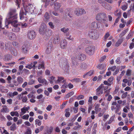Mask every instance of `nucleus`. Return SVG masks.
Segmentation results:
<instances>
[{
	"label": "nucleus",
	"mask_w": 134,
	"mask_h": 134,
	"mask_svg": "<svg viewBox=\"0 0 134 134\" xmlns=\"http://www.w3.org/2000/svg\"><path fill=\"white\" fill-rule=\"evenodd\" d=\"M18 94V93L16 91L14 92L13 93L9 92L8 93V95L11 98H13L14 96L17 95Z\"/></svg>",
	"instance_id": "nucleus-26"
},
{
	"label": "nucleus",
	"mask_w": 134,
	"mask_h": 134,
	"mask_svg": "<svg viewBox=\"0 0 134 134\" xmlns=\"http://www.w3.org/2000/svg\"><path fill=\"white\" fill-rule=\"evenodd\" d=\"M104 26H103L102 24L100 23H99V24H98L97 25V23L95 22H93L91 25L90 27L92 29H93V30L95 29L97 27L99 30L102 29L103 28Z\"/></svg>",
	"instance_id": "nucleus-8"
},
{
	"label": "nucleus",
	"mask_w": 134,
	"mask_h": 134,
	"mask_svg": "<svg viewBox=\"0 0 134 134\" xmlns=\"http://www.w3.org/2000/svg\"><path fill=\"white\" fill-rule=\"evenodd\" d=\"M1 102L3 104H5V100L3 97H2L1 98Z\"/></svg>",
	"instance_id": "nucleus-59"
},
{
	"label": "nucleus",
	"mask_w": 134,
	"mask_h": 134,
	"mask_svg": "<svg viewBox=\"0 0 134 134\" xmlns=\"http://www.w3.org/2000/svg\"><path fill=\"white\" fill-rule=\"evenodd\" d=\"M115 117V115H114L112 116L110 118L109 121H108V124H109L111 123L113 121Z\"/></svg>",
	"instance_id": "nucleus-43"
},
{
	"label": "nucleus",
	"mask_w": 134,
	"mask_h": 134,
	"mask_svg": "<svg viewBox=\"0 0 134 134\" xmlns=\"http://www.w3.org/2000/svg\"><path fill=\"white\" fill-rule=\"evenodd\" d=\"M8 43L5 44L2 42H0V46L2 49H4L7 48L8 47Z\"/></svg>",
	"instance_id": "nucleus-19"
},
{
	"label": "nucleus",
	"mask_w": 134,
	"mask_h": 134,
	"mask_svg": "<svg viewBox=\"0 0 134 134\" xmlns=\"http://www.w3.org/2000/svg\"><path fill=\"white\" fill-rule=\"evenodd\" d=\"M36 11H37L38 13H37L36 14H38V15H40L41 14V12L42 10H41V9H36Z\"/></svg>",
	"instance_id": "nucleus-60"
},
{
	"label": "nucleus",
	"mask_w": 134,
	"mask_h": 134,
	"mask_svg": "<svg viewBox=\"0 0 134 134\" xmlns=\"http://www.w3.org/2000/svg\"><path fill=\"white\" fill-rule=\"evenodd\" d=\"M44 63L43 62H40L38 66V69H44L45 68V67L44 66Z\"/></svg>",
	"instance_id": "nucleus-23"
},
{
	"label": "nucleus",
	"mask_w": 134,
	"mask_h": 134,
	"mask_svg": "<svg viewBox=\"0 0 134 134\" xmlns=\"http://www.w3.org/2000/svg\"><path fill=\"white\" fill-rule=\"evenodd\" d=\"M2 108L1 110V112L8 113L9 111V109L7 108V106L4 105L2 106Z\"/></svg>",
	"instance_id": "nucleus-20"
},
{
	"label": "nucleus",
	"mask_w": 134,
	"mask_h": 134,
	"mask_svg": "<svg viewBox=\"0 0 134 134\" xmlns=\"http://www.w3.org/2000/svg\"><path fill=\"white\" fill-rule=\"evenodd\" d=\"M17 14L15 10H10L7 14L5 22V25L7 28L9 27L11 25L13 27L12 28L13 31L17 32H19L20 27H19L20 24H18L16 20Z\"/></svg>",
	"instance_id": "nucleus-1"
},
{
	"label": "nucleus",
	"mask_w": 134,
	"mask_h": 134,
	"mask_svg": "<svg viewBox=\"0 0 134 134\" xmlns=\"http://www.w3.org/2000/svg\"><path fill=\"white\" fill-rule=\"evenodd\" d=\"M59 41V37H57L56 38H54L53 40V43L54 44H56L58 43Z\"/></svg>",
	"instance_id": "nucleus-34"
},
{
	"label": "nucleus",
	"mask_w": 134,
	"mask_h": 134,
	"mask_svg": "<svg viewBox=\"0 0 134 134\" xmlns=\"http://www.w3.org/2000/svg\"><path fill=\"white\" fill-rule=\"evenodd\" d=\"M132 73V70H131L128 69L126 72V75L127 76H131Z\"/></svg>",
	"instance_id": "nucleus-38"
},
{
	"label": "nucleus",
	"mask_w": 134,
	"mask_h": 134,
	"mask_svg": "<svg viewBox=\"0 0 134 134\" xmlns=\"http://www.w3.org/2000/svg\"><path fill=\"white\" fill-rule=\"evenodd\" d=\"M22 51L23 53H26L27 51V46L25 45L23 46L22 47Z\"/></svg>",
	"instance_id": "nucleus-33"
},
{
	"label": "nucleus",
	"mask_w": 134,
	"mask_h": 134,
	"mask_svg": "<svg viewBox=\"0 0 134 134\" xmlns=\"http://www.w3.org/2000/svg\"><path fill=\"white\" fill-rule=\"evenodd\" d=\"M44 17L47 20H48L49 18V16L48 13L46 12L44 14Z\"/></svg>",
	"instance_id": "nucleus-47"
},
{
	"label": "nucleus",
	"mask_w": 134,
	"mask_h": 134,
	"mask_svg": "<svg viewBox=\"0 0 134 134\" xmlns=\"http://www.w3.org/2000/svg\"><path fill=\"white\" fill-rule=\"evenodd\" d=\"M94 49L93 47L89 46L86 48L85 52L87 54L91 55L94 53Z\"/></svg>",
	"instance_id": "nucleus-12"
},
{
	"label": "nucleus",
	"mask_w": 134,
	"mask_h": 134,
	"mask_svg": "<svg viewBox=\"0 0 134 134\" xmlns=\"http://www.w3.org/2000/svg\"><path fill=\"white\" fill-rule=\"evenodd\" d=\"M66 82V80L62 77L58 76V79L55 81V83H63Z\"/></svg>",
	"instance_id": "nucleus-14"
},
{
	"label": "nucleus",
	"mask_w": 134,
	"mask_h": 134,
	"mask_svg": "<svg viewBox=\"0 0 134 134\" xmlns=\"http://www.w3.org/2000/svg\"><path fill=\"white\" fill-rule=\"evenodd\" d=\"M89 37L93 39H97L99 37L98 34L95 30H92L90 31L88 33Z\"/></svg>",
	"instance_id": "nucleus-6"
},
{
	"label": "nucleus",
	"mask_w": 134,
	"mask_h": 134,
	"mask_svg": "<svg viewBox=\"0 0 134 134\" xmlns=\"http://www.w3.org/2000/svg\"><path fill=\"white\" fill-rule=\"evenodd\" d=\"M76 58L79 60L83 61L85 59L86 56L84 54L81 53H79L76 56V58H75L74 57L72 58L71 59L73 63H75V61H76Z\"/></svg>",
	"instance_id": "nucleus-5"
},
{
	"label": "nucleus",
	"mask_w": 134,
	"mask_h": 134,
	"mask_svg": "<svg viewBox=\"0 0 134 134\" xmlns=\"http://www.w3.org/2000/svg\"><path fill=\"white\" fill-rule=\"evenodd\" d=\"M51 46H48L46 49V52L47 54L50 53L51 51Z\"/></svg>",
	"instance_id": "nucleus-41"
},
{
	"label": "nucleus",
	"mask_w": 134,
	"mask_h": 134,
	"mask_svg": "<svg viewBox=\"0 0 134 134\" xmlns=\"http://www.w3.org/2000/svg\"><path fill=\"white\" fill-rule=\"evenodd\" d=\"M116 68V66H114L111 68H109L108 69L109 70H111L112 71H114Z\"/></svg>",
	"instance_id": "nucleus-55"
},
{
	"label": "nucleus",
	"mask_w": 134,
	"mask_h": 134,
	"mask_svg": "<svg viewBox=\"0 0 134 134\" xmlns=\"http://www.w3.org/2000/svg\"><path fill=\"white\" fill-rule=\"evenodd\" d=\"M114 79L113 77H111L109 78L108 80V82L109 83H112V81Z\"/></svg>",
	"instance_id": "nucleus-52"
},
{
	"label": "nucleus",
	"mask_w": 134,
	"mask_h": 134,
	"mask_svg": "<svg viewBox=\"0 0 134 134\" xmlns=\"http://www.w3.org/2000/svg\"><path fill=\"white\" fill-rule=\"evenodd\" d=\"M42 1L46 3V5L47 6L49 4L50 0H41Z\"/></svg>",
	"instance_id": "nucleus-57"
},
{
	"label": "nucleus",
	"mask_w": 134,
	"mask_h": 134,
	"mask_svg": "<svg viewBox=\"0 0 134 134\" xmlns=\"http://www.w3.org/2000/svg\"><path fill=\"white\" fill-rule=\"evenodd\" d=\"M108 88V86H104V89L105 91L104 92L105 93H108L109 92V90H107Z\"/></svg>",
	"instance_id": "nucleus-56"
},
{
	"label": "nucleus",
	"mask_w": 134,
	"mask_h": 134,
	"mask_svg": "<svg viewBox=\"0 0 134 134\" xmlns=\"http://www.w3.org/2000/svg\"><path fill=\"white\" fill-rule=\"evenodd\" d=\"M94 72L93 70H91L90 71H88L86 74H85L83 76V78H87L89 76H91L92 75Z\"/></svg>",
	"instance_id": "nucleus-18"
},
{
	"label": "nucleus",
	"mask_w": 134,
	"mask_h": 134,
	"mask_svg": "<svg viewBox=\"0 0 134 134\" xmlns=\"http://www.w3.org/2000/svg\"><path fill=\"white\" fill-rule=\"evenodd\" d=\"M21 98L22 99V101L23 102H26L27 100V97L26 96H23Z\"/></svg>",
	"instance_id": "nucleus-44"
},
{
	"label": "nucleus",
	"mask_w": 134,
	"mask_h": 134,
	"mask_svg": "<svg viewBox=\"0 0 134 134\" xmlns=\"http://www.w3.org/2000/svg\"><path fill=\"white\" fill-rule=\"evenodd\" d=\"M12 57L10 54H7L4 56V59L5 61L8 60L12 58Z\"/></svg>",
	"instance_id": "nucleus-29"
},
{
	"label": "nucleus",
	"mask_w": 134,
	"mask_h": 134,
	"mask_svg": "<svg viewBox=\"0 0 134 134\" xmlns=\"http://www.w3.org/2000/svg\"><path fill=\"white\" fill-rule=\"evenodd\" d=\"M29 117V115L28 114L25 115L23 116L21 118L23 119L27 120Z\"/></svg>",
	"instance_id": "nucleus-45"
},
{
	"label": "nucleus",
	"mask_w": 134,
	"mask_h": 134,
	"mask_svg": "<svg viewBox=\"0 0 134 134\" xmlns=\"http://www.w3.org/2000/svg\"><path fill=\"white\" fill-rule=\"evenodd\" d=\"M52 34V31L50 29H47L43 35V37L45 38H48Z\"/></svg>",
	"instance_id": "nucleus-13"
},
{
	"label": "nucleus",
	"mask_w": 134,
	"mask_h": 134,
	"mask_svg": "<svg viewBox=\"0 0 134 134\" xmlns=\"http://www.w3.org/2000/svg\"><path fill=\"white\" fill-rule=\"evenodd\" d=\"M81 81L80 79L78 78H75L71 80L72 82H79Z\"/></svg>",
	"instance_id": "nucleus-46"
},
{
	"label": "nucleus",
	"mask_w": 134,
	"mask_h": 134,
	"mask_svg": "<svg viewBox=\"0 0 134 134\" xmlns=\"http://www.w3.org/2000/svg\"><path fill=\"white\" fill-rule=\"evenodd\" d=\"M35 125L38 126H40L41 124V121L39 119H36L35 120Z\"/></svg>",
	"instance_id": "nucleus-39"
},
{
	"label": "nucleus",
	"mask_w": 134,
	"mask_h": 134,
	"mask_svg": "<svg viewBox=\"0 0 134 134\" xmlns=\"http://www.w3.org/2000/svg\"><path fill=\"white\" fill-rule=\"evenodd\" d=\"M30 109V108L29 106H28L27 107H24L21 109V112L20 114V116H21L25 114L26 113V111H28Z\"/></svg>",
	"instance_id": "nucleus-16"
},
{
	"label": "nucleus",
	"mask_w": 134,
	"mask_h": 134,
	"mask_svg": "<svg viewBox=\"0 0 134 134\" xmlns=\"http://www.w3.org/2000/svg\"><path fill=\"white\" fill-rule=\"evenodd\" d=\"M3 33L4 34L8 36L9 39L10 40H13L16 39V36L13 32H9L6 30H4L3 31Z\"/></svg>",
	"instance_id": "nucleus-4"
},
{
	"label": "nucleus",
	"mask_w": 134,
	"mask_h": 134,
	"mask_svg": "<svg viewBox=\"0 0 134 134\" xmlns=\"http://www.w3.org/2000/svg\"><path fill=\"white\" fill-rule=\"evenodd\" d=\"M87 68V65L85 63H83L82 64L81 66V68L82 70H85Z\"/></svg>",
	"instance_id": "nucleus-35"
},
{
	"label": "nucleus",
	"mask_w": 134,
	"mask_h": 134,
	"mask_svg": "<svg viewBox=\"0 0 134 134\" xmlns=\"http://www.w3.org/2000/svg\"><path fill=\"white\" fill-rule=\"evenodd\" d=\"M11 53L13 54L14 56H16L17 54V50L15 48H13L11 51Z\"/></svg>",
	"instance_id": "nucleus-37"
},
{
	"label": "nucleus",
	"mask_w": 134,
	"mask_h": 134,
	"mask_svg": "<svg viewBox=\"0 0 134 134\" xmlns=\"http://www.w3.org/2000/svg\"><path fill=\"white\" fill-rule=\"evenodd\" d=\"M48 25H49L51 29H53L54 28V26L53 25V23L52 22H49L48 23Z\"/></svg>",
	"instance_id": "nucleus-50"
},
{
	"label": "nucleus",
	"mask_w": 134,
	"mask_h": 134,
	"mask_svg": "<svg viewBox=\"0 0 134 134\" xmlns=\"http://www.w3.org/2000/svg\"><path fill=\"white\" fill-rule=\"evenodd\" d=\"M67 45V42L65 40H63L60 43V47L62 49H64L66 47Z\"/></svg>",
	"instance_id": "nucleus-21"
},
{
	"label": "nucleus",
	"mask_w": 134,
	"mask_h": 134,
	"mask_svg": "<svg viewBox=\"0 0 134 134\" xmlns=\"http://www.w3.org/2000/svg\"><path fill=\"white\" fill-rule=\"evenodd\" d=\"M28 37L30 40L34 39L36 37V34L35 32L33 30L29 31L27 33Z\"/></svg>",
	"instance_id": "nucleus-10"
},
{
	"label": "nucleus",
	"mask_w": 134,
	"mask_h": 134,
	"mask_svg": "<svg viewBox=\"0 0 134 134\" xmlns=\"http://www.w3.org/2000/svg\"><path fill=\"white\" fill-rule=\"evenodd\" d=\"M104 90V85L101 84L100 86L96 90L97 95H99L103 93Z\"/></svg>",
	"instance_id": "nucleus-11"
},
{
	"label": "nucleus",
	"mask_w": 134,
	"mask_h": 134,
	"mask_svg": "<svg viewBox=\"0 0 134 134\" xmlns=\"http://www.w3.org/2000/svg\"><path fill=\"white\" fill-rule=\"evenodd\" d=\"M38 81L40 83H42L43 84L47 85V80L44 78H42V77H38L37 79Z\"/></svg>",
	"instance_id": "nucleus-17"
},
{
	"label": "nucleus",
	"mask_w": 134,
	"mask_h": 134,
	"mask_svg": "<svg viewBox=\"0 0 134 134\" xmlns=\"http://www.w3.org/2000/svg\"><path fill=\"white\" fill-rule=\"evenodd\" d=\"M133 34V33L132 32H130L126 37L127 39H129L132 36Z\"/></svg>",
	"instance_id": "nucleus-53"
},
{
	"label": "nucleus",
	"mask_w": 134,
	"mask_h": 134,
	"mask_svg": "<svg viewBox=\"0 0 134 134\" xmlns=\"http://www.w3.org/2000/svg\"><path fill=\"white\" fill-rule=\"evenodd\" d=\"M106 67V65L105 64H101L98 65L97 66V68L100 70H104V68Z\"/></svg>",
	"instance_id": "nucleus-30"
},
{
	"label": "nucleus",
	"mask_w": 134,
	"mask_h": 134,
	"mask_svg": "<svg viewBox=\"0 0 134 134\" xmlns=\"http://www.w3.org/2000/svg\"><path fill=\"white\" fill-rule=\"evenodd\" d=\"M47 29L46 24L44 23H42L39 29L40 34L43 35Z\"/></svg>",
	"instance_id": "nucleus-9"
},
{
	"label": "nucleus",
	"mask_w": 134,
	"mask_h": 134,
	"mask_svg": "<svg viewBox=\"0 0 134 134\" xmlns=\"http://www.w3.org/2000/svg\"><path fill=\"white\" fill-rule=\"evenodd\" d=\"M84 98V96L83 95H80L77 97L76 99L78 100H79L80 99H83Z\"/></svg>",
	"instance_id": "nucleus-49"
},
{
	"label": "nucleus",
	"mask_w": 134,
	"mask_h": 134,
	"mask_svg": "<svg viewBox=\"0 0 134 134\" xmlns=\"http://www.w3.org/2000/svg\"><path fill=\"white\" fill-rule=\"evenodd\" d=\"M26 12L24 11L23 8H22L20 12V18L21 20H27L28 19L26 16Z\"/></svg>",
	"instance_id": "nucleus-7"
},
{
	"label": "nucleus",
	"mask_w": 134,
	"mask_h": 134,
	"mask_svg": "<svg viewBox=\"0 0 134 134\" xmlns=\"http://www.w3.org/2000/svg\"><path fill=\"white\" fill-rule=\"evenodd\" d=\"M53 128L52 127H51L49 128V129L47 131V132L48 134H50L52 131Z\"/></svg>",
	"instance_id": "nucleus-58"
},
{
	"label": "nucleus",
	"mask_w": 134,
	"mask_h": 134,
	"mask_svg": "<svg viewBox=\"0 0 134 134\" xmlns=\"http://www.w3.org/2000/svg\"><path fill=\"white\" fill-rule=\"evenodd\" d=\"M16 128L15 124H13L10 127V130L11 131H14Z\"/></svg>",
	"instance_id": "nucleus-40"
},
{
	"label": "nucleus",
	"mask_w": 134,
	"mask_h": 134,
	"mask_svg": "<svg viewBox=\"0 0 134 134\" xmlns=\"http://www.w3.org/2000/svg\"><path fill=\"white\" fill-rule=\"evenodd\" d=\"M103 83L104 85H107L108 86H110L111 85V84L108 82V81H104Z\"/></svg>",
	"instance_id": "nucleus-63"
},
{
	"label": "nucleus",
	"mask_w": 134,
	"mask_h": 134,
	"mask_svg": "<svg viewBox=\"0 0 134 134\" xmlns=\"http://www.w3.org/2000/svg\"><path fill=\"white\" fill-rule=\"evenodd\" d=\"M123 42V40L122 38H121L118 40L115 44V47H118Z\"/></svg>",
	"instance_id": "nucleus-31"
},
{
	"label": "nucleus",
	"mask_w": 134,
	"mask_h": 134,
	"mask_svg": "<svg viewBox=\"0 0 134 134\" xmlns=\"http://www.w3.org/2000/svg\"><path fill=\"white\" fill-rule=\"evenodd\" d=\"M119 69L120 67H118L115 71L113 72V75H115L117 74L119 71Z\"/></svg>",
	"instance_id": "nucleus-48"
},
{
	"label": "nucleus",
	"mask_w": 134,
	"mask_h": 134,
	"mask_svg": "<svg viewBox=\"0 0 134 134\" xmlns=\"http://www.w3.org/2000/svg\"><path fill=\"white\" fill-rule=\"evenodd\" d=\"M127 94V92H125L123 94H122L121 96V98H125Z\"/></svg>",
	"instance_id": "nucleus-54"
},
{
	"label": "nucleus",
	"mask_w": 134,
	"mask_h": 134,
	"mask_svg": "<svg viewBox=\"0 0 134 134\" xmlns=\"http://www.w3.org/2000/svg\"><path fill=\"white\" fill-rule=\"evenodd\" d=\"M134 47V43H131L130 44L129 46V48L130 49H132Z\"/></svg>",
	"instance_id": "nucleus-64"
},
{
	"label": "nucleus",
	"mask_w": 134,
	"mask_h": 134,
	"mask_svg": "<svg viewBox=\"0 0 134 134\" xmlns=\"http://www.w3.org/2000/svg\"><path fill=\"white\" fill-rule=\"evenodd\" d=\"M52 108V106L51 105H48L46 108V109L48 111H50Z\"/></svg>",
	"instance_id": "nucleus-61"
},
{
	"label": "nucleus",
	"mask_w": 134,
	"mask_h": 134,
	"mask_svg": "<svg viewBox=\"0 0 134 134\" xmlns=\"http://www.w3.org/2000/svg\"><path fill=\"white\" fill-rule=\"evenodd\" d=\"M79 14L77 13L78 15H80V16L82 15L83 14H85L86 12V11L83 8H79Z\"/></svg>",
	"instance_id": "nucleus-24"
},
{
	"label": "nucleus",
	"mask_w": 134,
	"mask_h": 134,
	"mask_svg": "<svg viewBox=\"0 0 134 134\" xmlns=\"http://www.w3.org/2000/svg\"><path fill=\"white\" fill-rule=\"evenodd\" d=\"M55 78L53 76H52L49 77L48 80L50 81V83L51 84H53L54 82H55V81H56L55 80Z\"/></svg>",
	"instance_id": "nucleus-25"
},
{
	"label": "nucleus",
	"mask_w": 134,
	"mask_h": 134,
	"mask_svg": "<svg viewBox=\"0 0 134 134\" xmlns=\"http://www.w3.org/2000/svg\"><path fill=\"white\" fill-rule=\"evenodd\" d=\"M31 131L30 129H28L25 134H31Z\"/></svg>",
	"instance_id": "nucleus-62"
},
{
	"label": "nucleus",
	"mask_w": 134,
	"mask_h": 134,
	"mask_svg": "<svg viewBox=\"0 0 134 134\" xmlns=\"http://www.w3.org/2000/svg\"><path fill=\"white\" fill-rule=\"evenodd\" d=\"M69 109L68 108L65 110V116L66 117H68L69 116L70 113L69 112Z\"/></svg>",
	"instance_id": "nucleus-32"
},
{
	"label": "nucleus",
	"mask_w": 134,
	"mask_h": 134,
	"mask_svg": "<svg viewBox=\"0 0 134 134\" xmlns=\"http://www.w3.org/2000/svg\"><path fill=\"white\" fill-rule=\"evenodd\" d=\"M96 19L101 22L105 23L107 21L106 14L104 13H99L96 15Z\"/></svg>",
	"instance_id": "nucleus-3"
},
{
	"label": "nucleus",
	"mask_w": 134,
	"mask_h": 134,
	"mask_svg": "<svg viewBox=\"0 0 134 134\" xmlns=\"http://www.w3.org/2000/svg\"><path fill=\"white\" fill-rule=\"evenodd\" d=\"M117 104L115 102H113L112 104L111 107V110H113L116 109V107H117Z\"/></svg>",
	"instance_id": "nucleus-28"
},
{
	"label": "nucleus",
	"mask_w": 134,
	"mask_h": 134,
	"mask_svg": "<svg viewBox=\"0 0 134 134\" xmlns=\"http://www.w3.org/2000/svg\"><path fill=\"white\" fill-rule=\"evenodd\" d=\"M127 32V31L126 30H124L120 34L119 37H121L124 35Z\"/></svg>",
	"instance_id": "nucleus-51"
},
{
	"label": "nucleus",
	"mask_w": 134,
	"mask_h": 134,
	"mask_svg": "<svg viewBox=\"0 0 134 134\" xmlns=\"http://www.w3.org/2000/svg\"><path fill=\"white\" fill-rule=\"evenodd\" d=\"M61 4L58 2H56L54 3V8L55 10H57L61 7Z\"/></svg>",
	"instance_id": "nucleus-22"
},
{
	"label": "nucleus",
	"mask_w": 134,
	"mask_h": 134,
	"mask_svg": "<svg viewBox=\"0 0 134 134\" xmlns=\"http://www.w3.org/2000/svg\"><path fill=\"white\" fill-rule=\"evenodd\" d=\"M100 105L99 104H97L95 105V110L97 113L101 111V109L99 107Z\"/></svg>",
	"instance_id": "nucleus-27"
},
{
	"label": "nucleus",
	"mask_w": 134,
	"mask_h": 134,
	"mask_svg": "<svg viewBox=\"0 0 134 134\" xmlns=\"http://www.w3.org/2000/svg\"><path fill=\"white\" fill-rule=\"evenodd\" d=\"M72 13V11L69 10L66 13V14L70 18H71L73 16Z\"/></svg>",
	"instance_id": "nucleus-36"
},
{
	"label": "nucleus",
	"mask_w": 134,
	"mask_h": 134,
	"mask_svg": "<svg viewBox=\"0 0 134 134\" xmlns=\"http://www.w3.org/2000/svg\"><path fill=\"white\" fill-rule=\"evenodd\" d=\"M23 9L26 12L29 14H35L38 13L37 11H36L35 7L32 4H29L24 6Z\"/></svg>",
	"instance_id": "nucleus-2"
},
{
	"label": "nucleus",
	"mask_w": 134,
	"mask_h": 134,
	"mask_svg": "<svg viewBox=\"0 0 134 134\" xmlns=\"http://www.w3.org/2000/svg\"><path fill=\"white\" fill-rule=\"evenodd\" d=\"M69 30V29L68 28L65 27H63L61 29V31L64 33H66Z\"/></svg>",
	"instance_id": "nucleus-42"
},
{
	"label": "nucleus",
	"mask_w": 134,
	"mask_h": 134,
	"mask_svg": "<svg viewBox=\"0 0 134 134\" xmlns=\"http://www.w3.org/2000/svg\"><path fill=\"white\" fill-rule=\"evenodd\" d=\"M17 80L18 83L16 81L14 82V85L15 86H17L18 85L22 83L23 81V79L21 77H18L17 78Z\"/></svg>",
	"instance_id": "nucleus-15"
}]
</instances>
